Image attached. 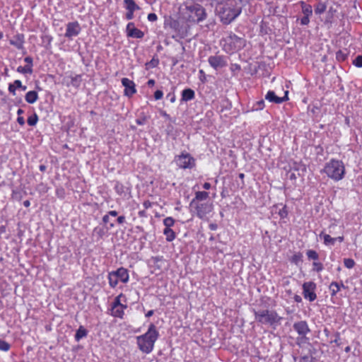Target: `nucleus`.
Here are the masks:
<instances>
[{
  "label": "nucleus",
  "mask_w": 362,
  "mask_h": 362,
  "mask_svg": "<svg viewBox=\"0 0 362 362\" xmlns=\"http://www.w3.org/2000/svg\"><path fill=\"white\" fill-rule=\"evenodd\" d=\"M336 58L338 61H341V62H344L346 59L347 58V54L344 53V52H342L341 50H339L337 53H336Z\"/></svg>",
  "instance_id": "c03bdc74"
},
{
  "label": "nucleus",
  "mask_w": 362,
  "mask_h": 362,
  "mask_svg": "<svg viewBox=\"0 0 362 362\" xmlns=\"http://www.w3.org/2000/svg\"><path fill=\"white\" fill-rule=\"evenodd\" d=\"M122 84L124 87V95L131 98L136 93V85L134 82L127 78H122Z\"/></svg>",
  "instance_id": "4468645a"
},
{
  "label": "nucleus",
  "mask_w": 362,
  "mask_h": 362,
  "mask_svg": "<svg viewBox=\"0 0 362 362\" xmlns=\"http://www.w3.org/2000/svg\"><path fill=\"white\" fill-rule=\"evenodd\" d=\"M279 215L281 218H285L288 216V210L287 206L286 205L284 206V207L279 210Z\"/></svg>",
  "instance_id": "49530a36"
},
{
  "label": "nucleus",
  "mask_w": 362,
  "mask_h": 362,
  "mask_svg": "<svg viewBox=\"0 0 362 362\" xmlns=\"http://www.w3.org/2000/svg\"><path fill=\"white\" fill-rule=\"evenodd\" d=\"M195 98L194 90L192 88H185L181 93V102H188Z\"/></svg>",
  "instance_id": "6ab92c4d"
},
{
  "label": "nucleus",
  "mask_w": 362,
  "mask_h": 362,
  "mask_svg": "<svg viewBox=\"0 0 362 362\" xmlns=\"http://www.w3.org/2000/svg\"><path fill=\"white\" fill-rule=\"evenodd\" d=\"M114 189L119 195H122L124 192V185L118 181L115 182Z\"/></svg>",
  "instance_id": "4c0bfd02"
},
{
  "label": "nucleus",
  "mask_w": 362,
  "mask_h": 362,
  "mask_svg": "<svg viewBox=\"0 0 362 362\" xmlns=\"http://www.w3.org/2000/svg\"><path fill=\"white\" fill-rule=\"evenodd\" d=\"M326 8H327V6H326L325 3L319 2L315 6V12L316 14L320 15L326 11Z\"/></svg>",
  "instance_id": "2f4dec72"
},
{
  "label": "nucleus",
  "mask_w": 362,
  "mask_h": 362,
  "mask_svg": "<svg viewBox=\"0 0 362 362\" xmlns=\"http://www.w3.org/2000/svg\"><path fill=\"white\" fill-rule=\"evenodd\" d=\"M163 234L165 235L168 242H172L176 238L175 233L171 228H164Z\"/></svg>",
  "instance_id": "bb28decb"
},
{
  "label": "nucleus",
  "mask_w": 362,
  "mask_h": 362,
  "mask_svg": "<svg viewBox=\"0 0 362 362\" xmlns=\"http://www.w3.org/2000/svg\"><path fill=\"white\" fill-rule=\"evenodd\" d=\"M208 197H209V193L207 192H205V191L197 192L195 194V197L191 201V202L189 204L190 207L194 206V205L196 203H198L197 201L205 200Z\"/></svg>",
  "instance_id": "aec40b11"
},
{
  "label": "nucleus",
  "mask_w": 362,
  "mask_h": 362,
  "mask_svg": "<svg viewBox=\"0 0 362 362\" xmlns=\"http://www.w3.org/2000/svg\"><path fill=\"white\" fill-rule=\"evenodd\" d=\"M255 320L262 324L267 325L274 329L281 323L282 317L275 310H254Z\"/></svg>",
  "instance_id": "7ed1b4c3"
},
{
  "label": "nucleus",
  "mask_w": 362,
  "mask_h": 362,
  "mask_svg": "<svg viewBox=\"0 0 362 362\" xmlns=\"http://www.w3.org/2000/svg\"><path fill=\"white\" fill-rule=\"evenodd\" d=\"M223 49L227 53L234 52L243 49L246 44V40L238 37L232 32L228 33V35L223 38Z\"/></svg>",
  "instance_id": "423d86ee"
},
{
  "label": "nucleus",
  "mask_w": 362,
  "mask_h": 362,
  "mask_svg": "<svg viewBox=\"0 0 362 362\" xmlns=\"http://www.w3.org/2000/svg\"><path fill=\"white\" fill-rule=\"evenodd\" d=\"M242 9L236 3L230 1L220 8L218 15L223 24L228 25L241 13Z\"/></svg>",
  "instance_id": "20e7f679"
},
{
  "label": "nucleus",
  "mask_w": 362,
  "mask_h": 362,
  "mask_svg": "<svg viewBox=\"0 0 362 362\" xmlns=\"http://www.w3.org/2000/svg\"><path fill=\"white\" fill-rule=\"evenodd\" d=\"M42 42L47 44L46 47H48L52 41V37L49 35H44L42 36Z\"/></svg>",
  "instance_id": "a18cd8bd"
},
{
  "label": "nucleus",
  "mask_w": 362,
  "mask_h": 362,
  "mask_svg": "<svg viewBox=\"0 0 362 362\" xmlns=\"http://www.w3.org/2000/svg\"><path fill=\"white\" fill-rule=\"evenodd\" d=\"M288 91L286 90L285 91L284 96L279 97L276 95L274 91L269 90L265 95V99L270 103H273L275 104H281L288 100Z\"/></svg>",
  "instance_id": "dca6fc26"
},
{
  "label": "nucleus",
  "mask_w": 362,
  "mask_h": 362,
  "mask_svg": "<svg viewBox=\"0 0 362 362\" xmlns=\"http://www.w3.org/2000/svg\"><path fill=\"white\" fill-rule=\"evenodd\" d=\"M127 308H120L118 307L117 308H112L111 309L112 313L111 315L115 317H119L122 319L124 316V310Z\"/></svg>",
  "instance_id": "7c9ffc66"
},
{
  "label": "nucleus",
  "mask_w": 362,
  "mask_h": 362,
  "mask_svg": "<svg viewBox=\"0 0 362 362\" xmlns=\"http://www.w3.org/2000/svg\"><path fill=\"white\" fill-rule=\"evenodd\" d=\"M134 11H127V13L125 14V18L128 21L132 20L134 17Z\"/></svg>",
  "instance_id": "5fc2aeb1"
},
{
  "label": "nucleus",
  "mask_w": 362,
  "mask_h": 362,
  "mask_svg": "<svg viewBox=\"0 0 362 362\" xmlns=\"http://www.w3.org/2000/svg\"><path fill=\"white\" fill-rule=\"evenodd\" d=\"M177 165L182 169H192L195 165V159L189 153H182L175 157Z\"/></svg>",
  "instance_id": "6e6552de"
},
{
  "label": "nucleus",
  "mask_w": 362,
  "mask_h": 362,
  "mask_svg": "<svg viewBox=\"0 0 362 362\" xmlns=\"http://www.w3.org/2000/svg\"><path fill=\"white\" fill-rule=\"evenodd\" d=\"M88 334V331L83 326L81 325L76 330L74 338L76 341H79L82 338L86 337Z\"/></svg>",
  "instance_id": "393cba45"
},
{
  "label": "nucleus",
  "mask_w": 362,
  "mask_h": 362,
  "mask_svg": "<svg viewBox=\"0 0 362 362\" xmlns=\"http://www.w3.org/2000/svg\"><path fill=\"white\" fill-rule=\"evenodd\" d=\"M109 284L112 288H115L118 284V279L113 271L108 274Z\"/></svg>",
  "instance_id": "c756f323"
},
{
  "label": "nucleus",
  "mask_w": 362,
  "mask_h": 362,
  "mask_svg": "<svg viewBox=\"0 0 362 362\" xmlns=\"http://www.w3.org/2000/svg\"><path fill=\"white\" fill-rule=\"evenodd\" d=\"M302 8V13L303 16L310 17L313 15V8L311 5L307 4L303 1L299 2Z\"/></svg>",
  "instance_id": "b1692460"
},
{
  "label": "nucleus",
  "mask_w": 362,
  "mask_h": 362,
  "mask_svg": "<svg viewBox=\"0 0 362 362\" xmlns=\"http://www.w3.org/2000/svg\"><path fill=\"white\" fill-rule=\"evenodd\" d=\"M143 205H144L145 209H147L152 206V203L149 200H146L143 203Z\"/></svg>",
  "instance_id": "bf43d9fd"
},
{
  "label": "nucleus",
  "mask_w": 362,
  "mask_h": 362,
  "mask_svg": "<svg viewBox=\"0 0 362 362\" xmlns=\"http://www.w3.org/2000/svg\"><path fill=\"white\" fill-rule=\"evenodd\" d=\"M159 64V59L153 57L151 61L146 63V69L156 67Z\"/></svg>",
  "instance_id": "c9c22d12"
},
{
  "label": "nucleus",
  "mask_w": 362,
  "mask_h": 362,
  "mask_svg": "<svg viewBox=\"0 0 362 362\" xmlns=\"http://www.w3.org/2000/svg\"><path fill=\"white\" fill-rule=\"evenodd\" d=\"M160 115H161L163 117H165L167 119H171L170 116V115H168L165 111H164V110H161V111H160Z\"/></svg>",
  "instance_id": "69168bd1"
},
{
  "label": "nucleus",
  "mask_w": 362,
  "mask_h": 362,
  "mask_svg": "<svg viewBox=\"0 0 362 362\" xmlns=\"http://www.w3.org/2000/svg\"><path fill=\"white\" fill-rule=\"evenodd\" d=\"M122 296V294H120V295H119L118 296H117L115 298V300H114V301H113V303L112 304V308H117L118 307H120V308H127V306L126 305H123L120 302V297Z\"/></svg>",
  "instance_id": "f704fd0d"
},
{
  "label": "nucleus",
  "mask_w": 362,
  "mask_h": 362,
  "mask_svg": "<svg viewBox=\"0 0 362 362\" xmlns=\"http://www.w3.org/2000/svg\"><path fill=\"white\" fill-rule=\"evenodd\" d=\"M264 107V101L263 100H261L256 102L253 105L251 110L252 111L261 110H263Z\"/></svg>",
  "instance_id": "e433bc0d"
},
{
  "label": "nucleus",
  "mask_w": 362,
  "mask_h": 362,
  "mask_svg": "<svg viewBox=\"0 0 362 362\" xmlns=\"http://www.w3.org/2000/svg\"><path fill=\"white\" fill-rule=\"evenodd\" d=\"M24 61H25V62L27 63V66L28 67L33 68V59L31 57L28 56V57H25Z\"/></svg>",
  "instance_id": "3c124183"
},
{
  "label": "nucleus",
  "mask_w": 362,
  "mask_h": 362,
  "mask_svg": "<svg viewBox=\"0 0 362 362\" xmlns=\"http://www.w3.org/2000/svg\"><path fill=\"white\" fill-rule=\"evenodd\" d=\"M334 337L335 339L334 340H332L330 343H334L337 344V346H339L341 344L339 342L340 340V333L339 332H336L334 333Z\"/></svg>",
  "instance_id": "09e8293b"
},
{
  "label": "nucleus",
  "mask_w": 362,
  "mask_h": 362,
  "mask_svg": "<svg viewBox=\"0 0 362 362\" xmlns=\"http://www.w3.org/2000/svg\"><path fill=\"white\" fill-rule=\"evenodd\" d=\"M124 6L127 11H138L140 9L139 5L136 4L134 0H124Z\"/></svg>",
  "instance_id": "5701e85b"
},
{
  "label": "nucleus",
  "mask_w": 362,
  "mask_h": 362,
  "mask_svg": "<svg viewBox=\"0 0 362 362\" xmlns=\"http://www.w3.org/2000/svg\"><path fill=\"white\" fill-rule=\"evenodd\" d=\"M324 173L334 181L342 180L345 174V167L341 160L331 159L325 164Z\"/></svg>",
  "instance_id": "39448f33"
},
{
  "label": "nucleus",
  "mask_w": 362,
  "mask_h": 362,
  "mask_svg": "<svg viewBox=\"0 0 362 362\" xmlns=\"http://www.w3.org/2000/svg\"><path fill=\"white\" fill-rule=\"evenodd\" d=\"M293 298H294V300L296 303H301L302 302V298L299 295L296 294L294 296Z\"/></svg>",
  "instance_id": "774afa93"
},
{
  "label": "nucleus",
  "mask_w": 362,
  "mask_h": 362,
  "mask_svg": "<svg viewBox=\"0 0 362 362\" xmlns=\"http://www.w3.org/2000/svg\"><path fill=\"white\" fill-rule=\"evenodd\" d=\"M8 90L9 93H11L13 95H16V88L13 86V83H10L8 85Z\"/></svg>",
  "instance_id": "4d7b16f0"
},
{
  "label": "nucleus",
  "mask_w": 362,
  "mask_h": 362,
  "mask_svg": "<svg viewBox=\"0 0 362 362\" xmlns=\"http://www.w3.org/2000/svg\"><path fill=\"white\" fill-rule=\"evenodd\" d=\"M16 71L18 73L23 74H31L33 71V68L28 67L27 65H25L24 66H18L17 68Z\"/></svg>",
  "instance_id": "72a5a7b5"
},
{
  "label": "nucleus",
  "mask_w": 362,
  "mask_h": 362,
  "mask_svg": "<svg viewBox=\"0 0 362 362\" xmlns=\"http://www.w3.org/2000/svg\"><path fill=\"white\" fill-rule=\"evenodd\" d=\"M185 8L182 13L183 20L188 23L199 24L205 21L208 16L206 8L199 2L188 4L184 3Z\"/></svg>",
  "instance_id": "f257e3e1"
},
{
  "label": "nucleus",
  "mask_w": 362,
  "mask_h": 362,
  "mask_svg": "<svg viewBox=\"0 0 362 362\" xmlns=\"http://www.w3.org/2000/svg\"><path fill=\"white\" fill-rule=\"evenodd\" d=\"M178 26H179V23L177 21H173L170 23V27L174 28L175 30H177Z\"/></svg>",
  "instance_id": "0e129e2a"
},
{
  "label": "nucleus",
  "mask_w": 362,
  "mask_h": 362,
  "mask_svg": "<svg viewBox=\"0 0 362 362\" xmlns=\"http://www.w3.org/2000/svg\"><path fill=\"white\" fill-rule=\"evenodd\" d=\"M309 361L308 356H303L300 358L299 362H308Z\"/></svg>",
  "instance_id": "338daca9"
},
{
  "label": "nucleus",
  "mask_w": 362,
  "mask_h": 362,
  "mask_svg": "<svg viewBox=\"0 0 362 362\" xmlns=\"http://www.w3.org/2000/svg\"><path fill=\"white\" fill-rule=\"evenodd\" d=\"M114 274L117 276L118 280L123 283H127L129 281V272L124 267H120L116 271H113Z\"/></svg>",
  "instance_id": "a211bd4d"
},
{
  "label": "nucleus",
  "mask_w": 362,
  "mask_h": 362,
  "mask_svg": "<svg viewBox=\"0 0 362 362\" xmlns=\"http://www.w3.org/2000/svg\"><path fill=\"white\" fill-rule=\"evenodd\" d=\"M61 78L62 80L60 83L66 87L73 86L75 88H78L82 82V76L81 74L73 76L71 74H68V73H66L64 76H62Z\"/></svg>",
  "instance_id": "1a4fd4ad"
},
{
  "label": "nucleus",
  "mask_w": 362,
  "mask_h": 362,
  "mask_svg": "<svg viewBox=\"0 0 362 362\" xmlns=\"http://www.w3.org/2000/svg\"><path fill=\"white\" fill-rule=\"evenodd\" d=\"M320 238H322L324 240V244L327 246L334 245L336 243V239L332 238L329 235L326 234L324 231H322L319 235Z\"/></svg>",
  "instance_id": "4be33fe9"
},
{
  "label": "nucleus",
  "mask_w": 362,
  "mask_h": 362,
  "mask_svg": "<svg viewBox=\"0 0 362 362\" xmlns=\"http://www.w3.org/2000/svg\"><path fill=\"white\" fill-rule=\"evenodd\" d=\"M344 264L347 269H352L356 263L355 261L351 258L344 259Z\"/></svg>",
  "instance_id": "a19ab883"
},
{
  "label": "nucleus",
  "mask_w": 362,
  "mask_h": 362,
  "mask_svg": "<svg viewBox=\"0 0 362 362\" xmlns=\"http://www.w3.org/2000/svg\"><path fill=\"white\" fill-rule=\"evenodd\" d=\"M10 45L15 47L16 49L19 50H25L24 43H25V35L23 33H17L14 35L9 40ZM25 53V51L23 52V54Z\"/></svg>",
  "instance_id": "2eb2a0df"
},
{
  "label": "nucleus",
  "mask_w": 362,
  "mask_h": 362,
  "mask_svg": "<svg viewBox=\"0 0 362 362\" xmlns=\"http://www.w3.org/2000/svg\"><path fill=\"white\" fill-rule=\"evenodd\" d=\"M17 122L21 126H23L25 124V119L22 116L18 117Z\"/></svg>",
  "instance_id": "680f3d73"
},
{
  "label": "nucleus",
  "mask_w": 362,
  "mask_h": 362,
  "mask_svg": "<svg viewBox=\"0 0 362 362\" xmlns=\"http://www.w3.org/2000/svg\"><path fill=\"white\" fill-rule=\"evenodd\" d=\"M38 99V94L35 90H30L25 95V100L28 103L33 104Z\"/></svg>",
  "instance_id": "412c9836"
},
{
  "label": "nucleus",
  "mask_w": 362,
  "mask_h": 362,
  "mask_svg": "<svg viewBox=\"0 0 362 362\" xmlns=\"http://www.w3.org/2000/svg\"><path fill=\"white\" fill-rule=\"evenodd\" d=\"M11 348L10 344L7 341L0 339V350L3 351H8Z\"/></svg>",
  "instance_id": "79ce46f5"
},
{
  "label": "nucleus",
  "mask_w": 362,
  "mask_h": 362,
  "mask_svg": "<svg viewBox=\"0 0 362 362\" xmlns=\"http://www.w3.org/2000/svg\"><path fill=\"white\" fill-rule=\"evenodd\" d=\"M13 84L16 88L22 87V82L20 80H15Z\"/></svg>",
  "instance_id": "e2e57ef3"
},
{
  "label": "nucleus",
  "mask_w": 362,
  "mask_h": 362,
  "mask_svg": "<svg viewBox=\"0 0 362 362\" xmlns=\"http://www.w3.org/2000/svg\"><path fill=\"white\" fill-rule=\"evenodd\" d=\"M166 98L169 99L171 103H174L175 101L176 97L174 93H169Z\"/></svg>",
  "instance_id": "13d9d810"
},
{
  "label": "nucleus",
  "mask_w": 362,
  "mask_h": 362,
  "mask_svg": "<svg viewBox=\"0 0 362 362\" xmlns=\"http://www.w3.org/2000/svg\"><path fill=\"white\" fill-rule=\"evenodd\" d=\"M127 35L129 37L141 39L144 36V33L141 30L135 28L133 22H129L126 28Z\"/></svg>",
  "instance_id": "f3484780"
},
{
  "label": "nucleus",
  "mask_w": 362,
  "mask_h": 362,
  "mask_svg": "<svg viewBox=\"0 0 362 362\" xmlns=\"http://www.w3.org/2000/svg\"><path fill=\"white\" fill-rule=\"evenodd\" d=\"M303 295L305 299L313 302L316 300L317 294L315 293L317 285L313 281L304 282L303 286Z\"/></svg>",
  "instance_id": "9d476101"
},
{
  "label": "nucleus",
  "mask_w": 362,
  "mask_h": 362,
  "mask_svg": "<svg viewBox=\"0 0 362 362\" xmlns=\"http://www.w3.org/2000/svg\"><path fill=\"white\" fill-rule=\"evenodd\" d=\"M38 121V116L36 113H34L33 115L28 117L27 119V122L30 126H35Z\"/></svg>",
  "instance_id": "58836bf2"
},
{
  "label": "nucleus",
  "mask_w": 362,
  "mask_h": 362,
  "mask_svg": "<svg viewBox=\"0 0 362 362\" xmlns=\"http://www.w3.org/2000/svg\"><path fill=\"white\" fill-rule=\"evenodd\" d=\"M165 228H170L175 224V220L172 217H167L163 220Z\"/></svg>",
  "instance_id": "ea45409f"
},
{
  "label": "nucleus",
  "mask_w": 362,
  "mask_h": 362,
  "mask_svg": "<svg viewBox=\"0 0 362 362\" xmlns=\"http://www.w3.org/2000/svg\"><path fill=\"white\" fill-rule=\"evenodd\" d=\"M105 234V230L103 227L97 226L93 229V235L96 236L98 239L102 238Z\"/></svg>",
  "instance_id": "c85d7f7f"
},
{
  "label": "nucleus",
  "mask_w": 362,
  "mask_h": 362,
  "mask_svg": "<svg viewBox=\"0 0 362 362\" xmlns=\"http://www.w3.org/2000/svg\"><path fill=\"white\" fill-rule=\"evenodd\" d=\"M208 62L216 70L226 67L228 65L227 57L223 55L216 54L210 56L208 58Z\"/></svg>",
  "instance_id": "9b49d317"
},
{
  "label": "nucleus",
  "mask_w": 362,
  "mask_h": 362,
  "mask_svg": "<svg viewBox=\"0 0 362 362\" xmlns=\"http://www.w3.org/2000/svg\"><path fill=\"white\" fill-rule=\"evenodd\" d=\"M196 211L197 217L201 219L206 218V215L209 214L213 209V205L211 203H196L194 206Z\"/></svg>",
  "instance_id": "f8f14e48"
},
{
  "label": "nucleus",
  "mask_w": 362,
  "mask_h": 362,
  "mask_svg": "<svg viewBox=\"0 0 362 362\" xmlns=\"http://www.w3.org/2000/svg\"><path fill=\"white\" fill-rule=\"evenodd\" d=\"M329 289L330 291V295L332 297H334L337 295V293L340 291V285L339 283L337 281H332L329 286Z\"/></svg>",
  "instance_id": "a878e982"
},
{
  "label": "nucleus",
  "mask_w": 362,
  "mask_h": 362,
  "mask_svg": "<svg viewBox=\"0 0 362 362\" xmlns=\"http://www.w3.org/2000/svg\"><path fill=\"white\" fill-rule=\"evenodd\" d=\"M147 121V117L144 115L143 117H140V118H137L136 119V123L138 124V125H144L146 124Z\"/></svg>",
  "instance_id": "8fccbe9b"
},
{
  "label": "nucleus",
  "mask_w": 362,
  "mask_h": 362,
  "mask_svg": "<svg viewBox=\"0 0 362 362\" xmlns=\"http://www.w3.org/2000/svg\"><path fill=\"white\" fill-rule=\"evenodd\" d=\"M163 93L162 90H157L155 93H154V98L156 100H160L163 98Z\"/></svg>",
  "instance_id": "6e6d98bb"
},
{
  "label": "nucleus",
  "mask_w": 362,
  "mask_h": 362,
  "mask_svg": "<svg viewBox=\"0 0 362 362\" xmlns=\"http://www.w3.org/2000/svg\"><path fill=\"white\" fill-rule=\"evenodd\" d=\"M159 337V333L154 324H150L148 331L136 337L137 344L140 351L145 354L151 353L154 347V344Z\"/></svg>",
  "instance_id": "f03ea898"
},
{
  "label": "nucleus",
  "mask_w": 362,
  "mask_h": 362,
  "mask_svg": "<svg viewBox=\"0 0 362 362\" xmlns=\"http://www.w3.org/2000/svg\"><path fill=\"white\" fill-rule=\"evenodd\" d=\"M353 64L356 67H362V55H358L354 60Z\"/></svg>",
  "instance_id": "de8ad7c7"
},
{
  "label": "nucleus",
  "mask_w": 362,
  "mask_h": 362,
  "mask_svg": "<svg viewBox=\"0 0 362 362\" xmlns=\"http://www.w3.org/2000/svg\"><path fill=\"white\" fill-rule=\"evenodd\" d=\"M310 23V17L303 16V18H300V25H308Z\"/></svg>",
  "instance_id": "603ef678"
},
{
  "label": "nucleus",
  "mask_w": 362,
  "mask_h": 362,
  "mask_svg": "<svg viewBox=\"0 0 362 362\" xmlns=\"http://www.w3.org/2000/svg\"><path fill=\"white\" fill-rule=\"evenodd\" d=\"M293 327L298 334L296 344L298 346H300L302 343L305 342V341L308 339L306 335L310 332L308 322L305 320H300L295 322L293 325Z\"/></svg>",
  "instance_id": "0eeeda50"
},
{
  "label": "nucleus",
  "mask_w": 362,
  "mask_h": 362,
  "mask_svg": "<svg viewBox=\"0 0 362 362\" xmlns=\"http://www.w3.org/2000/svg\"><path fill=\"white\" fill-rule=\"evenodd\" d=\"M81 30V28L78 22H69L66 24L64 37L68 39H71L73 37L77 36L80 33Z\"/></svg>",
  "instance_id": "ddd939ff"
},
{
  "label": "nucleus",
  "mask_w": 362,
  "mask_h": 362,
  "mask_svg": "<svg viewBox=\"0 0 362 362\" xmlns=\"http://www.w3.org/2000/svg\"><path fill=\"white\" fill-rule=\"evenodd\" d=\"M313 270L317 272H320L324 269L323 264L321 262H313Z\"/></svg>",
  "instance_id": "37998d69"
},
{
  "label": "nucleus",
  "mask_w": 362,
  "mask_h": 362,
  "mask_svg": "<svg viewBox=\"0 0 362 362\" xmlns=\"http://www.w3.org/2000/svg\"><path fill=\"white\" fill-rule=\"evenodd\" d=\"M147 18H148V20L149 21H151V22H155V21H157V19H158V16H157V15H156V13H149V14L148 15Z\"/></svg>",
  "instance_id": "864d4df0"
},
{
  "label": "nucleus",
  "mask_w": 362,
  "mask_h": 362,
  "mask_svg": "<svg viewBox=\"0 0 362 362\" xmlns=\"http://www.w3.org/2000/svg\"><path fill=\"white\" fill-rule=\"evenodd\" d=\"M308 259L317 260L319 259L318 253L313 250H308L306 252Z\"/></svg>",
  "instance_id": "473e14b6"
},
{
  "label": "nucleus",
  "mask_w": 362,
  "mask_h": 362,
  "mask_svg": "<svg viewBox=\"0 0 362 362\" xmlns=\"http://www.w3.org/2000/svg\"><path fill=\"white\" fill-rule=\"evenodd\" d=\"M290 262L296 265L303 262V254L300 252H296L290 259Z\"/></svg>",
  "instance_id": "cd10ccee"
},
{
  "label": "nucleus",
  "mask_w": 362,
  "mask_h": 362,
  "mask_svg": "<svg viewBox=\"0 0 362 362\" xmlns=\"http://www.w3.org/2000/svg\"><path fill=\"white\" fill-rule=\"evenodd\" d=\"M117 222L119 224H123L125 222V216H119L117 219Z\"/></svg>",
  "instance_id": "052dcab7"
}]
</instances>
